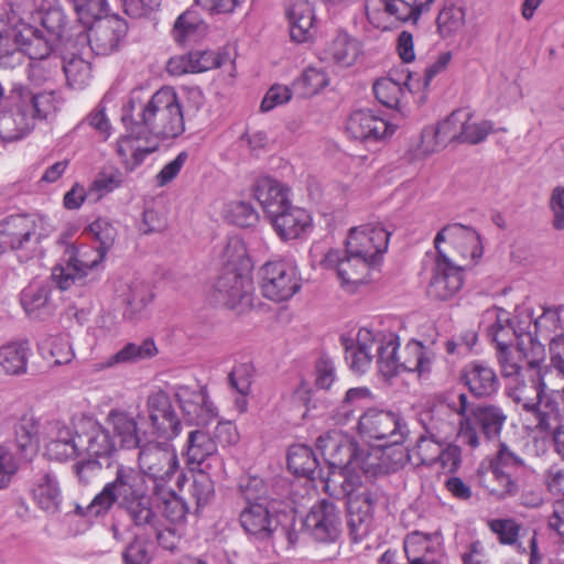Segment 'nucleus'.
Here are the masks:
<instances>
[{
	"label": "nucleus",
	"mask_w": 564,
	"mask_h": 564,
	"mask_svg": "<svg viewBox=\"0 0 564 564\" xmlns=\"http://www.w3.org/2000/svg\"><path fill=\"white\" fill-rule=\"evenodd\" d=\"M57 57L30 59L28 79L33 88L15 85L0 111V138L17 141L26 137L39 121H48L63 105L59 90L50 87L59 74Z\"/></svg>",
	"instance_id": "1"
},
{
	"label": "nucleus",
	"mask_w": 564,
	"mask_h": 564,
	"mask_svg": "<svg viewBox=\"0 0 564 564\" xmlns=\"http://www.w3.org/2000/svg\"><path fill=\"white\" fill-rule=\"evenodd\" d=\"M131 122L132 133L172 139L185 130L184 115L174 88L165 86L151 94L139 87L131 90L122 109V121Z\"/></svg>",
	"instance_id": "2"
},
{
	"label": "nucleus",
	"mask_w": 564,
	"mask_h": 564,
	"mask_svg": "<svg viewBox=\"0 0 564 564\" xmlns=\"http://www.w3.org/2000/svg\"><path fill=\"white\" fill-rule=\"evenodd\" d=\"M115 505L135 527L153 525L155 512L149 486L137 467L118 464L112 479L94 497L91 510L108 513Z\"/></svg>",
	"instance_id": "3"
},
{
	"label": "nucleus",
	"mask_w": 564,
	"mask_h": 564,
	"mask_svg": "<svg viewBox=\"0 0 564 564\" xmlns=\"http://www.w3.org/2000/svg\"><path fill=\"white\" fill-rule=\"evenodd\" d=\"M316 446L329 468L324 486L326 492L337 499L352 495L361 485L358 473H351L358 451L356 443L348 434L333 430L321 435Z\"/></svg>",
	"instance_id": "4"
},
{
	"label": "nucleus",
	"mask_w": 564,
	"mask_h": 564,
	"mask_svg": "<svg viewBox=\"0 0 564 564\" xmlns=\"http://www.w3.org/2000/svg\"><path fill=\"white\" fill-rule=\"evenodd\" d=\"M523 314L527 319L514 325L506 311L488 312V315L495 317V322L488 328V336L496 343L498 352L510 350L511 345L516 341L517 351L525 360L527 366L535 368L544 360L545 349L544 345L528 329L532 324V313L525 310Z\"/></svg>",
	"instance_id": "5"
},
{
	"label": "nucleus",
	"mask_w": 564,
	"mask_h": 564,
	"mask_svg": "<svg viewBox=\"0 0 564 564\" xmlns=\"http://www.w3.org/2000/svg\"><path fill=\"white\" fill-rule=\"evenodd\" d=\"M52 232L48 219L41 215H11L0 221V254L12 250L21 261L41 251V241Z\"/></svg>",
	"instance_id": "6"
},
{
	"label": "nucleus",
	"mask_w": 564,
	"mask_h": 564,
	"mask_svg": "<svg viewBox=\"0 0 564 564\" xmlns=\"http://www.w3.org/2000/svg\"><path fill=\"white\" fill-rule=\"evenodd\" d=\"M524 468V459L510 445L499 442L488 465H480L477 473L478 482L495 498L507 499L519 492L517 477Z\"/></svg>",
	"instance_id": "7"
},
{
	"label": "nucleus",
	"mask_w": 564,
	"mask_h": 564,
	"mask_svg": "<svg viewBox=\"0 0 564 564\" xmlns=\"http://www.w3.org/2000/svg\"><path fill=\"white\" fill-rule=\"evenodd\" d=\"M507 419L505 410L498 404H473L469 419L460 423L458 438L470 449H476L481 444V435L487 441L499 437Z\"/></svg>",
	"instance_id": "8"
},
{
	"label": "nucleus",
	"mask_w": 564,
	"mask_h": 564,
	"mask_svg": "<svg viewBox=\"0 0 564 564\" xmlns=\"http://www.w3.org/2000/svg\"><path fill=\"white\" fill-rule=\"evenodd\" d=\"M358 433L368 440L383 441V447L401 445L410 434L409 426L399 413L368 409L358 419Z\"/></svg>",
	"instance_id": "9"
},
{
	"label": "nucleus",
	"mask_w": 564,
	"mask_h": 564,
	"mask_svg": "<svg viewBox=\"0 0 564 564\" xmlns=\"http://www.w3.org/2000/svg\"><path fill=\"white\" fill-rule=\"evenodd\" d=\"M98 253V248L77 249L68 246L62 262L52 270V283L61 291L84 285L89 271L102 262L97 261Z\"/></svg>",
	"instance_id": "10"
},
{
	"label": "nucleus",
	"mask_w": 564,
	"mask_h": 564,
	"mask_svg": "<svg viewBox=\"0 0 564 564\" xmlns=\"http://www.w3.org/2000/svg\"><path fill=\"white\" fill-rule=\"evenodd\" d=\"M139 470L144 477L155 482V491L160 494L163 484L167 482L178 469L175 449L169 443L150 442L140 446L138 456Z\"/></svg>",
	"instance_id": "11"
},
{
	"label": "nucleus",
	"mask_w": 564,
	"mask_h": 564,
	"mask_svg": "<svg viewBox=\"0 0 564 564\" xmlns=\"http://www.w3.org/2000/svg\"><path fill=\"white\" fill-rule=\"evenodd\" d=\"M321 265L334 270L340 285L349 292L365 283L370 270L376 267L347 246L345 251L329 250L321 260Z\"/></svg>",
	"instance_id": "12"
},
{
	"label": "nucleus",
	"mask_w": 564,
	"mask_h": 564,
	"mask_svg": "<svg viewBox=\"0 0 564 564\" xmlns=\"http://www.w3.org/2000/svg\"><path fill=\"white\" fill-rule=\"evenodd\" d=\"M261 290L272 301L291 299L301 289L297 269L292 261H268L260 269Z\"/></svg>",
	"instance_id": "13"
},
{
	"label": "nucleus",
	"mask_w": 564,
	"mask_h": 564,
	"mask_svg": "<svg viewBox=\"0 0 564 564\" xmlns=\"http://www.w3.org/2000/svg\"><path fill=\"white\" fill-rule=\"evenodd\" d=\"M304 529L315 541L333 543L341 532L340 511L333 501L322 499L305 517Z\"/></svg>",
	"instance_id": "14"
},
{
	"label": "nucleus",
	"mask_w": 564,
	"mask_h": 564,
	"mask_svg": "<svg viewBox=\"0 0 564 564\" xmlns=\"http://www.w3.org/2000/svg\"><path fill=\"white\" fill-rule=\"evenodd\" d=\"M390 235L391 232L380 223L366 224L349 230L346 246L377 265L388 250Z\"/></svg>",
	"instance_id": "15"
},
{
	"label": "nucleus",
	"mask_w": 564,
	"mask_h": 564,
	"mask_svg": "<svg viewBox=\"0 0 564 564\" xmlns=\"http://www.w3.org/2000/svg\"><path fill=\"white\" fill-rule=\"evenodd\" d=\"M448 241L463 260L477 262L482 256L479 234L471 227L455 223L443 227L434 238L437 253L445 252L442 243Z\"/></svg>",
	"instance_id": "16"
},
{
	"label": "nucleus",
	"mask_w": 564,
	"mask_h": 564,
	"mask_svg": "<svg viewBox=\"0 0 564 564\" xmlns=\"http://www.w3.org/2000/svg\"><path fill=\"white\" fill-rule=\"evenodd\" d=\"M465 265L454 263L446 252L437 253L427 288L429 296L441 301L452 299L463 286V268Z\"/></svg>",
	"instance_id": "17"
},
{
	"label": "nucleus",
	"mask_w": 564,
	"mask_h": 564,
	"mask_svg": "<svg viewBox=\"0 0 564 564\" xmlns=\"http://www.w3.org/2000/svg\"><path fill=\"white\" fill-rule=\"evenodd\" d=\"M252 280L247 271L221 270L214 284V299L229 308L238 304H250Z\"/></svg>",
	"instance_id": "18"
},
{
	"label": "nucleus",
	"mask_w": 564,
	"mask_h": 564,
	"mask_svg": "<svg viewBox=\"0 0 564 564\" xmlns=\"http://www.w3.org/2000/svg\"><path fill=\"white\" fill-rule=\"evenodd\" d=\"M551 377L553 372L539 369L536 381L529 383L522 378H516L514 382L507 383L506 393L522 412L530 415L547 391H556Z\"/></svg>",
	"instance_id": "19"
},
{
	"label": "nucleus",
	"mask_w": 564,
	"mask_h": 564,
	"mask_svg": "<svg viewBox=\"0 0 564 564\" xmlns=\"http://www.w3.org/2000/svg\"><path fill=\"white\" fill-rule=\"evenodd\" d=\"M174 394L185 420L189 424L207 425L218 416V410L210 401L205 389L178 386Z\"/></svg>",
	"instance_id": "20"
},
{
	"label": "nucleus",
	"mask_w": 564,
	"mask_h": 564,
	"mask_svg": "<svg viewBox=\"0 0 564 564\" xmlns=\"http://www.w3.org/2000/svg\"><path fill=\"white\" fill-rule=\"evenodd\" d=\"M149 419L155 433L165 440H173L182 431L181 421L171 399L163 390L152 392L147 400Z\"/></svg>",
	"instance_id": "21"
},
{
	"label": "nucleus",
	"mask_w": 564,
	"mask_h": 564,
	"mask_svg": "<svg viewBox=\"0 0 564 564\" xmlns=\"http://www.w3.org/2000/svg\"><path fill=\"white\" fill-rule=\"evenodd\" d=\"M90 24L87 40L97 55L113 53L128 31L127 22L118 15H106Z\"/></svg>",
	"instance_id": "22"
},
{
	"label": "nucleus",
	"mask_w": 564,
	"mask_h": 564,
	"mask_svg": "<svg viewBox=\"0 0 564 564\" xmlns=\"http://www.w3.org/2000/svg\"><path fill=\"white\" fill-rule=\"evenodd\" d=\"M46 454L56 460H66L78 456L80 443L78 434L61 421L48 422L45 426Z\"/></svg>",
	"instance_id": "23"
},
{
	"label": "nucleus",
	"mask_w": 564,
	"mask_h": 564,
	"mask_svg": "<svg viewBox=\"0 0 564 564\" xmlns=\"http://www.w3.org/2000/svg\"><path fill=\"white\" fill-rule=\"evenodd\" d=\"M394 131V124L368 109L354 111L347 121V132L357 140L379 141L393 134Z\"/></svg>",
	"instance_id": "24"
},
{
	"label": "nucleus",
	"mask_w": 564,
	"mask_h": 564,
	"mask_svg": "<svg viewBox=\"0 0 564 564\" xmlns=\"http://www.w3.org/2000/svg\"><path fill=\"white\" fill-rule=\"evenodd\" d=\"M460 380L477 399L494 397L500 387L495 369L481 360H474L464 366Z\"/></svg>",
	"instance_id": "25"
},
{
	"label": "nucleus",
	"mask_w": 564,
	"mask_h": 564,
	"mask_svg": "<svg viewBox=\"0 0 564 564\" xmlns=\"http://www.w3.org/2000/svg\"><path fill=\"white\" fill-rule=\"evenodd\" d=\"M22 19L0 11V68H14L22 63L19 46Z\"/></svg>",
	"instance_id": "26"
},
{
	"label": "nucleus",
	"mask_w": 564,
	"mask_h": 564,
	"mask_svg": "<svg viewBox=\"0 0 564 564\" xmlns=\"http://www.w3.org/2000/svg\"><path fill=\"white\" fill-rule=\"evenodd\" d=\"M365 8L368 20L376 28H386L381 21L382 14L413 24L422 14L414 1L411 3L404 0H366Z\"/></svg>",
	"instance_id": "27"
},
{
	"label": "nucleus",
	"mask_w": 564,
	"mask_h": 564,
	"mask_svg": "<svg viewBox=\"0 0 564 564\" xmlns=\"http://www.w3.org/2000/svg\"><path fill=\"white\" fill-rule=\"evenodd\" d=\"M54 288L50 281H33L20 294V303L32 318H45L56 308Z\"/></svg>",
	"instance_id": "28"
},
{
	"label": "nucleus",
	"mask_w": 564,
	"mask_h": 564,
	"mask_svg": "<svg viewBox=\"0 0 564 564\" xmlns=\"http://www.w3.org/2000/svg\"><path fill=\"white\" fill-rule=\"evenodd\" d=\"M78 456L86 454L88 457H108L117 449V442L109 434V431L99 423L88 420L85 423V431L78 434Z\"/></svg>",
	"instance_id": "29"
},
{
	"label": "nucleus",
	"mask_w": 564,
	"mask_h": 564,
	"mask_svg": "<svg viewBox=\"0 0 564 564\" xmlns=\"http://www.w3.org/2000/svg\"><path fill=\"white\" fill-rule=\"evenodd\" d=\"M253 193L269 218L291 205L290 188L268 176L257 181Z\"/></svg>",
	"instance_id": "30"
},
{
	"label": "nucleus",
	"mask_w": 564,
	"mask_h": 564,
	"mask_svg": "<svg viewBox=\"0 0 564 564\" xmlns=\"http://www.w3.org/2000/svg\"><path fill=\"white\" fill-rule=\"evenodd\" d=\"M270 221L275 232L284 240L300 238L312 227V217L308 212L292 204L270 217Z\"/></svg>",
	"instance_id": "31"
},
{
	"label": "nucleus",
	"mask_w": 564,
	"mask_h": 564,
	"mask_svg": "<svg viewBox=\"0 0 564 564\" xmlns=\"http://www.w3.org/2000/svg\"><path fill=\"white\" fill-rule=\"evenodd\" d=\"M31 495L36 506L46 513H56L62 505L63 496L56 476L50 471L34 477Z\"/></svg>",
	"instance_id": "32"
},
{
	"label": "nucleus",
	"mask_w": 564,
	"mask_h": 564,
	"mask_svg": "<svg viewBox=\"0 0 564 564\" xmlns=\"http://www.w3.org/2000/svg\"><path fill=\"white\" fill-rule=\"evenodd\" d=\"M19 46L22 59L28 55L30 59L50 57L55 43L58 41L40 28H35L22 20Z\"/></svg>",
	"instance_id": "33"
},
{
	"label": "nucleus",
	"mask_w": 564,
	"mask_h": 564,
	"mask_svg": "<svg viewBox=\"0 0 564 564\" xmlns=\"http://www.w3.org/2000/svg\"><path fill=\"white\" fill-rule=\"evenodd\" d=\"M530 415L534 417L540 432L553 435L564 427V408L557 401L556 391H547Z\"/></svg>",
	"instance_id": "34"
},
{
	"label": "nucleus",
	"mask_w": 564,
	"mask_h": 564,
	"mask_svg": "<svg viewBox=\"0 0 564 564\" xmlns=\"http://www.w3.org/2000/svg\"><path fill=\"white\" fill-rule=\"evenodd\" d=\"M239 521L247 533L261 539L269 536L273 531V518L269 502L247 505L240 512Z\"/></svg>",
	"instance_id": "35"
},
{
	"label": "nucleus",
	"mask_w": 564,
	"mask_h": 564,
	"mask_svg": "<svg viewBox=\"0 0 564 564\" xmlns=\"http://www.w3.org/2000/svg\"><path fill=\"white\" fill-rule=\"evenodd\" d=\"M290 35L293 41L302 43L311 36L314 22V9L308 0H291L286 9Z\"/></svg>",
	"instance_id": "36"
},
{
	"label": "nucleus",
	"mask_w": 564,
	"mask_h": 564,
	"mask_svg": "<svg viewBox=\"0 0 564 564\" xmlns=\"http://www.w3.org/2000/svg\"><path fill=\"white\" fill-rule=\"evenodd\" d=\"M377 343L375 334L368 328H360L355 343L346 346L345 359L355 372L364 373L372 360V348Z\"/></svg>",
	"instance_id": "37"
},
{
	"label": "nucleus",
	"mask_w": 564,
	"mask_h": 564,
	"mask_svg": "<svg viewBox=\"0 0 564 564\" xmlns=\"http://www.w3.org/2000/svg\"><path fill=\"white\" fill-rule=\"evenodd\" d=\"M377 343V364L380 373L386 378H391L400 372L401 358L398 355L400 346L399 337L393 334H376Z\"/></svg>",
	"instance_id": "38"
},
{
	"label": "nucleus",
	"mask_w": 564,
	"mask_h": 564,
	"mask_svg": "<svg viewBox=\"0 0 564 564\" xmlns=\"http://www.w3.org/2000/svg\"><path fill=\"white\" fill-rule=\"evenodd\" d=\"M158 349L152 339H145L140 344L129 343L118 352L111 355L104 361L95 362L91 367L95 372L107 368H113L118 365L137 362L155 356Z\"/></svg>",
	"instance_id": "39"
},
{
	"label": "nucleus",
	"mask_w": 564,
	"mask_h": 564,
	"mask_svg": "<svg viewBox=\"0 0 564 564\" xmlns=\"http://www.w3.org/2000/svg\"><path fill=\"white\" fill-rule=\"evenodd\" d=\"M129 133L119 139L117 152L122 160L127 170L132 171L137 165L141 164L147 155L154 152L158 144L142 145L141 140L148 137H139L131 131V122H124Z\"/></svg>",
	"instance_id": "40"
},
{
	"label": "nucleus",
	"mask_w": 564,
	"mask_h": 564,
	"mask_svg": "<svg viewBox=\"0 0 564 564\" xmlns=\"http://www.w3.org/2000/svg\"><path fill=\"white\" fill-rule=\"evenodd\" d=\"M372 402V392L368 388H350L346 391L343 401L333 410L332 417L337 424H346L356 417L358 411Z\"/></svg>",
	"instance_id": "41"
},
{
	"label": "nucleus",
	"mask_w": 564,
	"mask_h": 564,
	"mask_svg": "<svg viewBox=\"0 0 564 564\" xmlns=\"http://www.w3.org/2000/svg\"><path fill=\"white\" fill-rule=\"evenodd\" d=\"M399 356L401 358L400 371H413L419 377L430 375L434 354L430 348L423 346L422 343L410 340Z\"/></svg>",
	"instance_id": "42"
},
{
	"label": "nucleus",
	"mask_w": 564,
	"mask_h": 564,
	"mask_svg": "<svg viewBox=\"0 0 564 564\" xmlns=\"http://www.w3.org/2000/svg\"><path fill=\"white\" fill-rule=\"evenodd\" d=\"M218 453L216 442L203 430L189 432L186 442V462L192 466H200L208 459L216 458Z\"/></svg>",
	"instance_id": "43"
},
{
	"label": "nucleus",
	"mask_w": 564,
	"mask_h": 564,
	"mask_svg": "<svg viewBox=\"0 0 564 564\" xmlns=\"http://www.w3.org/2000/svg\"><path fill=\"white\" fill-rule=\"evenodd\" d=\"M107 423L112 429L117 446L124 448L140 446L137 422L130 414L121 410H111L108 414Z\"/></svg>",
	"instance_id": "44"
},
{
	"label": "nucleus",
	"mask_w": 564,
	"mask_h": 564,
	"mask_svg": "<svg viewBox=\"0 0 564 564\" xmlns=\"http://www.w3.org/2000/svg\"><path fill=\"white\" fill-rule=\"evenodd\" d=\"M360 51V43L356 39L340 32L323 52V59L348 67L356 62Z\"/></svg>",
	"instance_id": "45"
},
{
	"label": "nucleus",
	"mask_w": 564,
	"mask_h": 564,
	"mask_svg": "<svg viewBox=\"0 0 564 564\" xmlns=\"http://www.w3.org/2000/svg\"><path fill=\"white\" fill-rule=\"evenodd\" d=\"M14 440L6 441L3 444L12 445V453L20 459L31 458L37 451V427L32 417H23L15 426Z\"/></svg>",
	"instance_id": "46"
},
{
	"label": "nucleus",
	"mask_w": 564,
	"mask_h": 564,
	"mask_svg": "<svg viewBox=\"0 0 564 564\" xmlns=\"http://www.w3.org/2000/svg\"><path fill=\"white\" fill-rule=\"evenodd\" d=\"M30 351L28 341H12L0 346V368L7 375L25 373Z\"/></svg>",
	"instance_id": "47"
},
{
	"label": "nucleus",
	"mask_w": 564,
	"mask_h": 564,
	"mask_svg": "<svg viewBox=\"0 0 564 564\" xmlns=\"http://www.w3.org/2000/svg\"><path fill=\"white\" fill-rule=\"evenodd\" d=\"M406 89L409 91L416 89L413 77L410 74L403 84L388 77L380 78L373 84L376 98L388 108H399Z\"/></svg>",
	"instance_id": "48"
},
{
	"label": "nucleus",
	"mask_w": 564,
	"mask_h": 564,
	"mask_svg": "<svg viewBox=\"0 0 564 564\" xmlns=\"http://www.w3.org/2000/svg\"><path fill=\"white\" fill-rule=\"evenodd\" d=\"M207 32V24L200 19L199 14L192 9L183 12L175 20L173 36L180 44L196 42Z\"/></svg>",
	"instance_id": "49"
},
{
	"label": "nucleus",
	"mask_w": 564,
	"mask_h": 564,
	"mask_svg": "<svg viewBox=\"0 0 564 564\" xmlns=\"http://www.w3.org/2000/svg\"><path fill=\"white\" fill-rule=\"evenodd\" d=\"M288 467L299 476L315 479V474L319 475L318 460L313 449L304 444H295L288 452Z\"/></svg>",
	"instance_id": "50"
},
{
	"label": "nucleus",
	"mask_w": 564,
	"mask_h": 564,
	"mask_svg": "<svg viewBox=\"0 0 564 564\" xmlns=\"http://www.w3.org/2000/svg\"><path fill=\"white\" fill-rule=\"evenodd\" d=\"M443 411V405L421 413L420 421L424 433L435 437V440H447L455 432L454 423Z\"/></svg>",
	"instance_id": "51"
},
{
	"label": "nucleus",
	"mask_w": 564,
	"mask_h": 564,
	"mask_svg": "<svg viewBox=\"0 0 564 564\" xmlns=\"http://www.w3.org/2000/svg\"><path fill=\"white\" fill-rule=\"evenodd\" d=\"M465 17L466 12L462 6L446 3L436 19L440 35L447 39L460 33L465 25Z\"/></svg>",
	"instance_id": "52"
},
{
	"label": "nucleus",
	"mask_w": 564,
	"mask_h": 564,
	"mask_svg": "<svg viewBox=\"0 0 564 564\" xmlns=\"http://www.w3.org/2000/svg\"><path fill=\"white\" fill-rule=\"evenodd\" d=\"M153 292L151 285L141 280H132L128 284L127 292L124 293V302L127 304L126 315L130 318L141 313L152 301Z\"/></svg>",
	"instance_id": "53"
},
{
	"label": "nucleus",
	"mask_w": 564,
	"mask_h": 564,
	"mask_svg": "<svg viewBox=\"0 0 564 564\" xmlns=\"http://www.w3.org/2000/svg\"><path fill=\"white\" fill-rule=\"evenodd\" d=\"M86 230L99 242L97 261H102L115 243L118 235L117 227L111 220L100 217L94 220Z\"/></svg>",
	"instance_id": "54"
},
{
	"label": "nucleus",
	"mask_w": 564,
	"mask_h": 564,
	"mask_svg": "<svg viewBox=\"0 0 564 564\" xmlns=\"http://www.w3.org/2000/svg\"><path fill=\"white\" fill-rule=\"evenodd\" d=\"M67 84L74 89H84L90 82V64L79 56L73 55L69 59L61 63Z\"/></svg>",
	"instance_id": "55"
},
{
	"label": "nucleus",
	"mask_w": 564,
	"mask_h": 564,
	"mask_svg": "<svg viewBox=\"0 0 564 564\" xmlns=\"http://www.w3.org/2000/svg\"><path fill=\"white\" fill-rule=\"evenodd\" d=\"M123 184V175L117 169H105L99 172L88 188L91 200L98 202Z\"/></svg>",
	"instance_id": "56"
},
{
	"label": "nucleus",
	"mask_w": 564,
	"mask_h": 564,
	"mask_svg": "<svg viewBox=\"0 0 564 564\" xmlns=\"http://www.w3.org/2000/svg\"><path fill=\"white\" fill-rule=\"evenodd\" d=\"M438 547L435 534L413 531L404 540V552L408 561H419L420 556L429 552H435Z\"/></svg>",
	"instance_id": "57"
},
{
	"label": "nucleus",
	"mask_w": 564,
	"mask_h": 564,
	"mask_svg": "<svg viewBox=\"0 0 564 564\" xmlns=\"http://www.w3.org/2000/svg\"><path fill=\"white\" fill-rule=\"evenodd\" d=\"M238 490L247 505L254 502H269L272 498L264 480L258 476L245 475L239 478Z\"/></svg>",
	"instance_id": "58"
},
{
	"label": "nucleus",
	"mask_w": 564,
	"mask_h": 564,
	"mask_svg": "<svg viewBox=\"0 0 564 564\" xmlns=\"http://www.w3.org/2000/svg\"><path fill=\"white\" fill-rule=\"evenodd\" d=\"M381 451L379 448H358L351 473H358L361 477V474L375 476L379 473H382L387 465L380 459Z\"/></svg>",
	"instance_id": "59"
},
{
	"label": "nucleus",
	"mask_w": 564,
	"mask_h": 564,
	"mask_svg": "<svg viewBox=\"0 0 564 564\" xmlns=\"http://www.w3.org/2000/svg\"><path fill=\"white\" fill-rule=\"evenodd\" d=\"M495 132L494 122L490 120H471L469 112L465 111V122H463V130L459 143L478 144L487 139V137Z\"/></svg>",
	"instance_id": "60"
},
{
	"label": "nucleus",
	"mask_w": 564,
	"mask_h": 564,
	"mask_svg": "<svg viewBox=\"0 0 564 564\" xmlns=\"http://www.w3.org/2000/svg\"><path fill=\"white\" fill-rule=\"evenodd\" d=\"M86 128H91L101 141L111 135L112 127L102 104H98L76 127L78 131Z\"/></svg>",
	"instance_id": "61"
},
{
	"label": "nucleus",
	"mask_w": 564,
	"mask_h": 564,
	"mask_svg": "<svg viewBox=\"0 0 564 564\" xmlns=\"http://www.w3.org/2000/svg\"><path fill=\"white\" fill-rule=\"evenodd\" d=\"M223 269L230 270V268L239 271H247L248 258L245 243L237 237L229 238L224 247L223 253Z\"/></svg>",
	"instance_id": "62"
},
{
	"label": "nucleus",
	"mask_w": 564,
	"mask_h": 564,
	"mask_svg": "<svg viewBox=\"0 0 564 564\" xmlns=\"http://www.w3.org/2000/svg\"><path fill=\"white\" fill-rule=\"evenodd\" d=\"M40 349L43 352H48L55 365L68 364L74 358V351L67 335L50 337L40 346Z\"/></svg>",
	"instance_id": "63"
},
{
	"label": "nucleus",
	"mask_w": 564,
	"mask_h": 564,
	"mask_svg": "<svg viewBox=\"0 0 564 564\" xmlns=\"http://www.w3.org/2000/svg\"><path fill=\"white\" fill-rule=\"evenodd\" d=\"M445 440H435V437L423 433L420 435L413 448V454L419 457L421 464L431 466L435 464L437 457H440L441 449L445 445Z\"/></svg>",
	"instance_id": "64"
}]
</instances>
